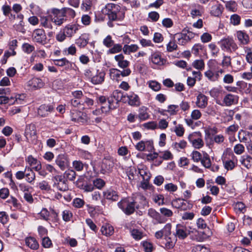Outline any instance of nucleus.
<instances>
[{
    "label": "nucleus",
    "instance_id": "1",
    "mask_svg": "<svg viewBox=\"0 0 252 252\" xmlns=\"http://www.w3.org/2000/svg\"><path fill=\"white\" fill-rule=\"evenodd\" d=\"M118 206L126 215L128 216L133 214L135 209L139 208L137 202L130 198H124L118 203Z\"/></svg>",
    "mask_w": 252,
    "mask_h": 252
},
{
    "label": "nucleus",
    "instance_id": "2",
    "mask_svg": "<svg viewBox=\"0 0 252 252\" xmlns=\"http://www.w3.org/2000/svg\"><path fill=\"white\" fill-rule=\"evenodd\" d=\"M121 7L116 4L108 3L104 8L105 14L107 15L108 19L112 21L120 20L119 14L121 10Z\"/></svg>",
    "mask_w": 252,
    "mask_h": 252
},
{
    "label": "nucleus",
    "instance_id": "3",
    "mask_svg": "<svg viewBox=\"0 0 252 252\" xmlns=\"http://www.w3.org/2000/svg\"><path fill=\"white\" fill-rule=\"evenodd\" d=\"M217 65V62L215 60H210L208 63L209 69L204 73V75L210 81H217L220 77V75L216 71Z\"/></svg>",
    "mask_w": 252,
    "mask_h": 252
},
{
    "label": "nucleus",
    "instance_id": "4",
    "mask_svg": "<svg viewBox=\"0 0 252 252\" xmlns=\"http://www.w3.org/2000/svg\"><path fill=\"white\" fill-rule=\"evenodd\" d=\"M50 15L51 21L56 25L61 26L66 21V18L64 14L63 9L52 8Z\"/></svg>",
    "mask_w": 252,
    "mask_h": 252
},
{
    "label": "nucleus",
    "instance_id": "5",
    "mask_svg": "<svg viewBox=\"0 0 252 252\" xmlns=\"http://www.w3.org/2000/svg\"><path fill=\"white\" fill-rule=\"evenodd\" d=\"M220 44L221 49L224 51L232 52L238 48L237 44L231 38H223L220 41Z\"/></svg>",
    "mask_w": 252,
    "mask_h": 252
},
{
    "label": "nucleus",
    "instance_id": "6",
    "mask_svg": "<svg viewBox=\"0 0 252 252\" xmlns=\"http://www.w3.org/2000/svg\"><path fill=\"white\" fill-rule=\"evenodd\" d=\"M201 136V133L200 132H194L189 135L188 139L194 148L199 149L204 146Z\"/></svg>",
    "mask_w": 252,
    "mask_h": 252
},
{
    "label": "nucleus",
    "instance_id": "7",
    "mask_svg": "<svg viewBox=\"0 0 252 252\" xmlns=\"http://www.w3.org/2000/svg\"><path fill=\"white\" fill-rule=\"evenodd\" d=\"M171 204L173 207L184 211L191 209L193 206L189 201L180 198L172 200Z\"/></svg>",
    "mask_w": 252,
    "mask_h": 252
},
{
    "label": "nucleus",
    "instance_id": "8",
    "mask_svg": "<svg viewBox=\"0 0 252 252\" xmlns=\"http://www.w3.org/2000/svg\"><path fill=\"white\" fill-rule=\"evenodd\" d=\"M54 110L52 105L43 104L39 106L37 109V115L40 117L44 118L48 117Z\"/></svg>",
    "mask_w": 252,
    "mask_h": 252
},
{
    "label": "nucleus",
    "instance_id": "9",
    "mask_svg": "<svg viewBox=\"0 0 252 252\" xmlns=\"http://www.w3.org/2000/svg\"><path fill=\"white\" fill-rule=\"evenodd\" d=\"M71 119L74 122L83 124L87 122L88 117L86 113L75 111L71 112Z\"/></svg>",
    "mask_w": 252,
    "mask_h": 252
},
{
    "label": "nucleus",
    "instance_id": "10",
    "mask_svg": "<svg viewBox=\"0 0 252 252\" xmlns=\"http://www.w3.org/2000/svg\"><path fill=\"white\" fill-rule=\"evenodd\" d=\"M33 39L35 42L44 44L46 40V35L43 29H37L34 30L32 33Z\"/></svg>",
    "mask_w": 252,
    "mask_h": 252
},
{
    "label": "nucleus",
    "instance_id": "11",
    "mask_svg": "<svg viewBox=\"0 0 252 252\" xmlns=\"http://www.w3.org/2000/svg\"><path fill=\"white\" fill-rule=\"evenodd\" d=\"M55 162L62 170H64L68 166L69 160L66 156L60 154L57 157Z\"/></svg>",
    "mask_w": 252,
    "mask_h": 252
},
{
    "label": "nucleus",
    "instance_id": "12",
    "mask_svg": "<svg viewBox=\"0 0 252 252\" xmlns=\"http://www.w3.org/2000/svg\"><path fill=\"white\" fill-rule=\"evenodd\" d=\"M148 215L155 220L154 224L163 223L166 221L164 218L153 208L148 210Z\"/></svg>",
    "mask_w": 252,
    "mask_h": 252
},
{
    "label": "nucleus",
    "instance_id": "13",
    "mask_svg": "<svg viewBox=\"0 0 252 252\" xmlns=\"http://www.w3.org/2000/svg\"><path fill=\"white\" fill-rule=\"evenodd\" d=\"M36 130L34 125L30 124L26 126L25 131V136L27 141L36 138Z\"/></svg>",
    "mask_w": 252,
    "mask_h": 252
},
{
    "label": "nucleus",
    "instance_id": "14",
    "mask_svg": "<svg viewBox=\"0 0 252 252\" xmlns=\"http://www.w3.org/2000/svg\"><path fill=\"white\" fill-rule=\"evenodd\" d=\"M189 234V231L186 226L178 224L176 225V233L175 236L180 239H185Z\"/></svg>",
    "mask_w": 252,
    "mask_h": 252
},
{
    "label": "nucleus",
    "instance_id": "15",
    "mask_svg": "<svg viewBox=\"0 0 252 252\" xmlns=\"http://www.w3.org/2000/svg\"><path fill=\"white\" fill-rule=\"evenodd\" d=\"M238 139L240 142L247 143L252 142V133L244 130H240L238 134Z\"/></svg>",
    "mask_w": 252,
    "mask_h": 252
},
{
    "label": "nucleus",
    "instance_id": "16",
    "mask_svg": "<svg viewBox=\"0 0 252 252\" xmlns=\"http://www.w3.org/2000/svg\"><path fill=\"white\" fill-rule=\"evenodd\" d=\"M197 227L199 229H206L204 231L201 232L202 233L203 239H206L209 236L210 233V229L207 227L204 220L199 218L196 222Z\"/></svg>",
    "mask_w": 252,
    "mask_h": 252
},
{
    "label": "nucleus",
    "instance_id": "17",
    "mask_svg": "<svg viewBox=\"0 0 252 252\" xmlns=\"http://www.w3.org/2000/svg\"><path fill=\"white\" fill-rule=\"evenodd\" d=\"M104 197L107 199L113 201H116L118 200L119 195L117 191L113 189H109L103 192Z\"/></svg>",
    "mask_w": 252,
    "mask_h": 252
},
{
    "label": "nucleus",
    "instance_id": "18",
    "mask_svg": "<svg viewBox=\"0 0 252 252\" xmlns=\"http://www.w3.org/2000/svg\"><path fill=\"white\" fill-rule=\"evenodd\" d=\"M28 84L31 89L36 90L42 88L44 85V83L41 79L34 77L29 81Z\"/></svg>",
    "mask_w": 252,
    "mask_h": 252
},
{
    "label": "nucleus",
    "instance_id": "19",
    "mask_svg": "<svg viewBox=\"0 0 252 252\" xmlns=\"http://www.w3.org/2000/svg\"><path fill=\"white\" fill-rule=\"evenodd\" d=\"M128 103L131 106H139L140 104V99L139 96L133 92H130L129 94H127Z\"/></svg>",
    "mask_w": 252,
    "mask_h": 252
},
{
    "label": "nucleus",
    "instance_id": "20",
    "mask_svg": "<svg viewBox=\"0 0 252 252\" xmlns=\"http://www.w3.org/2000/svg\"><path fill=\"white\" fill-rule=\"evenodd\" d=\"M114 59L117 62L118 66L122 68L127 67L130 64L129 61L125 60V57L122 54L115 56Z\"/></svg>",
    "mask_w": 252,
    "mask_h": 252
},
{
    "label": "nucleus",
    "instance_id": "21",
    "mask_svg": "<svg viewBox=\"0 0 252 252\" xmlns=\"http://www.w3.org/2000/svg\"><path fill=\"white\" fill-rule=\"evenodd\" d=\"M25 174L26 181L31 184H33L35 179V174L32 169L30 167L26 166Z\"/></svg>",
    "mask_w": 252,
    "mask_h": 252
},
{
    "label": "nucleus",
    "instance_id": "22",
    "mask_svg": "<svg viewBox=\"0 0 252 252\" xmlns=\"http://www.w3.org/2000/svg\"><path fill=\"white\" fill-rule=\"evenodd\" d=\"M78 30V26L75 24L67 25L63 29L67 37H72Z\"/></svg>",
    "mask_w": 252,
    "mask_h": 252
},
{
    "label": "nucleus",
    "instance_id": "23",
    "mask_svg": "<svg viewBox=\"0 0 252 252\" xmlns=\"http://www.w3.org/2000/svg\"><path fill=\"white\" fill-rule=\"evenodd\" d=\"M238 40L243 45H247L249 42V36L244 31H238L236 32Z\"/></svg>",
    "mask_w": 252,
    "mask_h": 252
},
{
    "label": "nucleus",
    "instance_id": "24",
    "mask_svg": "<svg viewBox=\"0 0 252 252\" xmlns=\"http://www.w3.org/2000/svg\"><path fill=\"white\" fill-rule=\"evenodd\" d=\"M114 166L113 162L109 159H105L103 161L101 166V172L103 174L109 172Z\"/></svg>",
    "mask_w": 252,
    "mask_h": 252
},
{
    "label": "nucleus",
    "instance_id": "25",
    "mask_svg": "<svg viewBox=\"0 0 252 252\" xmlns=\"http://www.w3.org/2000/svg\"><path fill=\"white\" fill-rule=\"evenodd\" d=\"M238 97L237 95L232 94H228L226 95L223 98V102L226 106H230L232 104H236L238 102Z\"/></svg>",
    "mask_w": 252,
    "mask_h": 252
},
{
    "label": "nucleus",
    "instance_id": "26",
    "mask_svg": "<svg viewBox=\"0 0 252 252\" xmlns=\"http://www.w3.org/2000/svg\"><path fill=\"white\" fill-rule=\"evenodd\" d=\"M208 104V98L203 94H200L197 96L196 105L200 108H205Z\"/></svg>",
    "mask_w": 252,
    "mask_h": 252
},
{
    "label": "nucleus",
    "instance_id": "27",
    "mask_svg": "<svg viewBox=\"0 0 252 252\" xmlns=\"http://www.w3.org/2000/svg\"><path fill=\"white\" fill-rule=\"evenodd\" d=\"M223 9L221 4H217L212 6L210 14L215 17H220L222 14Z\"/></svg>",
    "mask_w": 252,
    "mask_h": 252
},
{
    "label": "nucleus",
    "instance_id": "28",
    "mask_svg": "<svg viewBox=\"0 0 252 252\" xmlns=\"http://www.w3.org/2000/svg\"><path fill=\"white\" fill-rule=\"evenodd\" d=\"M112 96L117 101V104L120 101H123L124 102H126L125 99L126 95L124 94V92L119 90H115L112 94Z\"/></svg>",
    "mask_w": 252,
    "mask_h": 252
},
{
    "label": "nucleus",
    "instance_id": "29",
    "mask_svg": "<svg viewBox=\"0 0 252 252\" xmlns=\"http://www.w3.org/2000/svg\"><path fill=\"white\" fill-rule=\"evenodd\" d=\"M26 245L32 250H37L39 244L37 240L32 237H27L25 240Z\"/></svg>",
    "mask_w": 252,
    "mask_h": 252
},
{
    "label": "nucleus",
    "instance_id": "30",
    "mask_svg": "<svg viewBox=\"0 0 252 252\" xmlns=\"http://www.w3.org/2000/svg\"><path fill=\"white\" fill-rule=\"evenodd\" d=\"M105 73L103 71L97 72L96 75L91 77V82L95 85L102 83L104 80Z\"/></svg>",
    "mask_w": 252,
    "mask_h": 252
},
{
    "label": "nucleus",
    "instance_id": "31",
    "mask_svg": "<svg viewBox=\"0 0 252 252\" xmlns=\"http://www.w3.org/2000/svg\"><path fill=\"white\" fill-rule=\"evenodd\" d=\"M138 118L140 121H145L149 118V115L147 113V108L142 106L139 109Z\"/></svg>",
    "mask_w": 252,
    "mask_h": 252
},
{
    "label": "nucleus",
    "instance_id": "32",
    "mask_svg": "<svg viewBox=\"0 0 252 252\" xmlns=\"http://www.w3.org/2000/svg\"><path fill=\"white\" fill-rule=\"evenodd\" d=\"M151 59L152 63L155 64L161 65L163 64L164 60L158 53L155 52L152 54Z\"/></svg>",
    "mask_w": 252,
    "mask_h": 252
},
{
    "label": "nucleus",
    "instance_id": "33",
    "mask_svg": "<svg viewBox=\"0 0 252 252\" xmlns=\"http://www.w3.org/2000/svg\"><path fill=\"white\" fill-rule=\"evenodd\" d=\"M241 163L247 168L249 169L252 167V158L249 155H244L242 157Z\"/></svg>",
    "mask_w": 252,
    "mask_h": 252
},
{
    "label": "nucleus",
    "instance_id": "34",
    "mask_svg": "<svg viewBox=\"0 0 252 252\" xmlns=\"http://www.w3.org/2000/svg\"><path fill=\"white\" fill-rule=\"evenodd\" d=\"M138 48V46L136 44L130 45L126 44L123 47V52L125 54L129 55L131 52H136Z\"/></svg>",
    "mask_w": 252,
    "mask_h": 252
},
{
    "label": "nucleus",
    "instance_id": "35",
    "mask_svg": "<svg viewBox=\"0 0 252 252\" xmlns=\"http://www.w3.org/2000/svg\"><path fill=\"white\" fill-rule=\"evenodd\" d=\"M76 176V173L73 169H67L63 173V177L66 178V180H68L70 181H74Z\"/></svg>",
    "mask_w": 252,
    "mask_h": 252
},
{
    "label": "nucleus",
    "instance_id": "36",
    "mask_svg": "<svg viewBox=\"0 0 252 252\" xmlns=\"http://www.w3.org/2000/svg\"><path fill=\"white\" fill-rule=\"evenodd\" d=\"M101 231L103 235L111 236L114 233V228L110 224H106L101 227Z\"/></svg>",
    "mask_w": 252,
    "mask_h": 252
},
{
    "label": "nucleus",
    "instance_id": "37",
    "mask_svg": "<svg viewBox=\"0 0 252 252\" xmlns=\"http://www.w3.org/2000/svg\"><path fill=\"white\" fill-rule=\"evenodd\" d=\"M123 50V47L120 44H114L113 45L111 48H110L107 51V54H114L120 52L122 50Z\"/></svg>",
    "mask_w": 252,
    "mask_h": 252
},
{
    "label": "nucleus",
    "instance_id": "38",
    "mask_svg": "<svg viewBox=\"0 0 252 252\" xmlns=\"http://www.w3.org/2000/svg\"><path fill=\"white\" fill-rule=\"evenodd\" d=\"M223 2L225 3L226 8L230 11L235 12L237 9V4L234 0H230L225 1L222 0Z\"/></svg>",
    "mask_w": 252,
    "mask_h": 252
},
{
    "label": "nucleus",
    "instance_id": "39",
    "mask_svg": "<svg viewBox=\"0 0 252 252\" xmlns=\"http://www.w3.org/2000/svg\"><path fill=\"white\" fill-rule=\"evenodd\" d=\"M201 163L203 166L206 168H210L211 166V162L210 157L207 153L203 155V157L201 160Z\"/></svg>",
    "mask_w": 252,
    "mask_h": 252
},
{
    "label": "nucleus",
    "instance_id": "40",
    "mask_svg": "<svg viewBox=\"0 0 252 252\" xmlns=\"http://www.w3.org/2000/svg\"><path fill=\"white\" fill-rule=\"evenodd\" d=\"M82 102V108L84 109L85 106L90 107L94 104V100L86 96H83L81 98Z\"/></svg>",
    "mask_w": 252,
    "mask_h": 252
},
{
    "label": "nucleus",
    "instance_id": "41",
    "mask_svg": "<svg viewBox=\"0 0 252 252\" xmlns=\"http://www.w3.org/2000/svg\"><path fill=\"white\" fill-rule=\"evenodd\" d=\"M171 223H167L164 226L163 228L161 230V231L164 236L165 239L168 238L169 239H170V235L171 234Z\"/></svg>",
    "mask_w": 252,
    "mask_h": 252
},
{
    "label": "nucleus",
    "instance_id": "42",
    "mask_svg": "<svg viewBox=\"0 0 252 252\" xmlns=\"http://www.w3.org/2000/svg\"><path fill=\"white\" fill-rule=\"evenodd\" d=\"M75 43L80 47H84L87 45L88 39L85 37V36L82 35L76 40Z\"/></svg>",
    "mask_w": 252,
    "mask_h": 252
},
{
    "label": "nucleus",
    "instance_id": "43",
    "mask_svg": "<svg viewBox=\"0 0 252 252\" xmlns=\"http://www.w3.org/2000/svg\"><path fill=\"white\" fill-rule=\"evenodd\" d=\"M149 87L155 92H158L161 89V84L156 81L151 80L148 82Z\"/></svg>",
    "mask_w": 252,
    "mask_h": 252
},
{
    "label": "nucleus",
    "instance_id": "44",
    "mask_svg": "<svg viewBox=\"0 0 252 252\" xmlns=\"http://www.w3.org/2000/svg\"><path fill=\"white\" fill-rule=\"evenodd\" d=\"M131 235L136 240H139L143 238V233L137 229H133L130 230Z\"/></svg>",
    "mask_w": 252,
    "mask_h": 252
},
{
    "label": "nucleus",
    "instance_id": "45",
    "mask_svg": "<svg viewBox=\"0 0 252 252\" xmlns=\"http://www.w3.org/2000/svg\"><path fill=\"white\" fill-rule=\"evenodd\" d=\"M191 252H211L210 250L203 245H199L192 248Z\"/></svg>",
    "mask_w": 252,
    "mask_h": 252
},
{
    "label": "nucleus",
    "instance_id": "46",
    "mask_svg": "<svg viewBox=\"0 0 252 252\" xmlns=\"http://www.w3.org/2000/svg\"><path fill=\"white\" fill-rule=\"evenodd\" d=\"M166 111L171 116L175 115L179 111V106L178 105L173 104L169 105L168 106L167 109Z\"/></svg>",
    "mask_w": 252,
    "mask_h": 252
},
{
    "label": "nucleus",
    "instance_id": "47",
    "mask_svg": "<svg viewBox=\"0 0 252 252\" xmlns=\"http://www.w3.org/2000/svg\"><path fill=\"white\" fill-rule=\"evenodd\" d=\"M54 185L57 188L61 191H65L68 189L67 180L63 181L62 183H58L57 184H56V182H55Z\"/></svg>",
    "mask_w": 252,
    "mask_h": 252
},
{
    "label": "nucleus",
    "instance_id": "48",
    "mask_svg": "<svg viewBox=\"0 0 252 252\" xmlns=\"http://www.w3.org/2000/svg\"><path fill=\"white\" fill-rule=\"evenodd\" d=\"M72 166L76 171H81L83 170L84 164L81 160H74L72 162Z\"/></svg>",
    "mask_w": 252,
    "mask_h": 252
},
{
    "label": "nucleus",
    "instance_id": "49",
    "mask_svg": "<svg viewBox=\"0 0 252 252\" xmlns=\"http://www.w3.org/2000/svg\"><path fill=\"white\" fill-rule=\"evenodd\" d=\"M153 200L158 205H162L164 204V198L162 194H155L153 196Z\"/></svg>",
    "mask_w": 252,
    "mask_h": 252
},
{
    "label": "nucleus",
    "instance_id": "50",
    "mask_svg": "<svg viewBox=\"0 0 252 252\" xmlns=\"http://www.w3.org/2000/svg\"><path fill=\"white\" fill-rule=\"evenodd\" d=\"M220 65L224 67L227 68L231 66V59L230 56H223V60L220 63Z\"/></svg>",
    "mask_w": 252,
    "mask_h": 252
},
{
    "label": "nucleus",
    "instance_id": "51",
    "mask_svg": "<svg viewBox=\"0 0 252 252\" xmlns=\"http://www.w3.org/2000/svg\"><path fill=\"white\" fill-rule=\"evenodd\" d=\"M230 23L234 26L239 25L240 24L241 17L238 14H234L230 16Z\"/></svg>",
    "mask_w": 252,
    "mask_h": 252
},
{
    "label": "nucleus",
    "instance_id": "52",
    "mask_svg": "<svg viewBox=\"0 0 252 252\" xmlns=\"http://www.w3.org/2000/svg\"><path fill=\"white\" fill-rule=\"evenodd\" d=\"M92 6V0H83L81 4V9L85 11L91 9Z\"/></svg>",
    "mask_w": 252,
    "mask_h": 252
},
{
    "label": "nucleus",
    "instance_id": "53",
    "mask_svg": "<svg viewBox=\"0 0 252 252\" xmlns=\"http://www.w3.org/2000/svg\"><path fill=\"white\" fill-rule=\"evenodd\" d=\"M54 64L59 66H63L70 63V62L65 58L61 59L55 60L54 61Z\"/></svg>",
    "mask_w": 252,
    "mask_h": 252
},
{
    "label": "nucleus",
    "instance_id": "54",
    "mask_svg": "<svg viewBox=\"0 0 252 252\" xmlns=\"http://www.w3.org/2000/svg\"><path fill=\"white\" fill-rule=\"evenodd\" d=\"M141 245L145 252H152L153 249V245L151 243L148 241H143Z\"/></svg>",
    "mask_w": 252,
    "mask_h": 252
},
{
    "label": "nucleus",
    "instance_id": "55",
    "mask_svg": "<svg viewBox=\"0 0 252 252\" xmlns=\"http://www.w3.org/2000/svg\"><path fill=\"white\" fill-rule=\"evenodd\" d=\"M192 159L194 161L198 162L201 161L202 157L201 154L197 151H193L191 154Z\"/></svg>",
    "mask_w": 252,
    "mask_h": 252
},
{
    "label": "nucleus",
    "instance_id": "56",
    "mask_svg": "<svg viewBox=\"0 0 252 252\" xmlns=\"http://www.w3.org/2000/svg\"><path fill=\"white\" fill-rule=\"evenodd\" d=\"M110 75L113 80H118L120 77V70L116 68H111L110 69Z\"/></svg>",
    "mask_w": 252,
    "mask_h": 252
},
{
    "label": "nucleus",
    "instance_id": "57",
    "mask_svg": "<svg viewBox=\"0 0 252 252\" xmlns=\"http://www.w3.org/2000/svg\"><path fill=\"white\" fill-rule=\"evenodd\" d=\"M193 66L198 70H202L204 68L205 64L202 60H197L192 63Z\"/></svg>",
    "mask_w": 252,
    "mask_h": 252
},
{
    "label": "nucleus",
    "instance_id": "58",
    "mask_svg": "<svg viewBox=\"0 0 252 252\" xmlns=\"http://www.w3.org/2000/svg\"><path fill=\"white\" fill-rule=\"evenodd\" d=\"M160 153L162 154V155L159 156V158H161L162 160L172 159L173 158V156L172 153L168 150L160 152Z\"/></svg>",
    "mask_w": 252,
    "mask_h": 252
},
{
    "label": "nucleus",
    "instance_id": "59",
    "mask_svg": "<svg viewBox=\"0 0 252 252\" xmlns=\"http://www.w3.org/2000/svg\"><path fill=\"white\" fill-rule=\"evenodd\" d=\"M114 41L112 39L111 35H107L103 40V44L107 48L111 47L114 44Z\"/></svg>",
    "mask_w": 252,
    "mask_h": 252
},
{
    "label": "nucleus",
    "instance_id": "60",
    "mask_svg": "<svg viewBox=\"0 0 252 252\" xmlns=\"http://www.w3.org/2000/svg\"><path fill=\"white\" fill-rule=\"evenodd\" d=\"M13 27L14 29L19 32H21L23 33H25L26 32V30L24 28V23L23 21H20V22L18 24H15Z\"/></svg>",
    "mask_w": 252,
    "mask_h": 252
},
{
    "label": "nucleus",
    "instance_id": "61",
    "mask_svg": "<svg viewBox=\"0 0 252 252\" xmlns=\"http://www.w3.org/2000/svg\"><path fill=\"white\" fill-rule=\"evenodd\" d=\"M160 213L165 217H171L173 216L172 211L166 208H161L159 209Z\"/></svg>",
    "mask_w": 252,
    "mask_h": 252
},
{
    "label": "nucleus",
    "instance_id": "62",
    "mask_svg": "<svg viewBox=\"0 0 252 252\" xmlns=\"http://www.w3.org/2000/svg\"><path fill=\"white\" fill-rule=\"evenodd\" d=\"M62 9L66 17V15H69L72 18H73L75 16L76 13L73 9L67 7H64Z\"/></svg>",
    "mask_w": 252,
    "mask_h": 252
},
{
    "label": "nucleus",
    "instance_id": "63",
    "mask_svg": "<svg viewBox=\"0 0 252 252\" xmlns=\"http://www.w3.org/2000/svg\"><path fill=\"white\" fill-rule=\"evenodd\" d=\"M22 48L25 53L30 54L34 50V47L29 43H25L23 44Z\"/></svg>",
    "mask_w": 252,
    "mask_h": 252
},
{
    "label": "nucleus",
    "instance_id": "64",
    "mask_svg": "<svg viewBox=\"0 0 252 252\" xmlns=\"http://www.w3.org/2000/svg\"><path fill=\"white\" fill-rule=\"evenodd\" d=\"M93 184L94 187L100 189L105 185V182L101 179L97 178L94 180Z\"/></svg>",
    "mask_w": 252,
    "mask_h": 252
}]
</instances>
